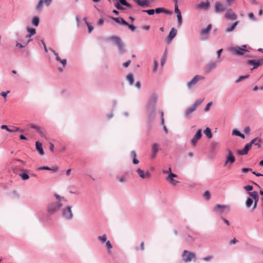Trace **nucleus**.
Masks as SVG:
<instances>
[{
    "instance_id": "1",
    "label": "nucleus",
    "mask_w": 263,
    "mask_h": 263,
    "mask_svg": "<svg viewBox=\"0 0 263 263\" xmlns=\"http://www.w3.org/2000/svg\"><path fill=\"white\" fill-rule=\"evenodd\" d=\"M203 99H199L195 102V103L190 107L187 108L185 111L186 117H189L190 115L194 112L197 107L202 103Z\"/></svg>"
},
{
    "instance_id": "2",
    "label": "nucleus",
    "mask_w": 263,
    "mask_h": 263,
    "mask_svg": "<svg viewBox=\"0 0 263 263\" xmlns=\"http://www.w3.org/2000/svg\"><path fill=\"white\" fill-rule=\"evenodd\" d=\"M183 260L185 262H190L193 259H196V254L193 252H191L186 250H184L182 253Z\"/></svg>"
},
{
    "instance_id": "3",
    "label": "nucleus",
    "mask_w": 263,
    "mask_h": 263,
    "mask_svg": "<svg viewBox=\"0 0 263 263\" xmlns=\"http://www.w3.org/2000/svg\"><path fill=\"white\" fill-rule=\"evenodd\" d=\"M228 155L226 156V160L224 163L225 166H230L235 161V157L232 151L230 149L227 150Z\"/></svg>"
},
{
    "instance_id": "4",
    "label": "nucleus",
    "mask_w": 263,
    "mask_h": 263,
    "mask_svg": "<svg viewBox=\"0 0 263 263\" xmlns=\"http://www.w3.org/2000/svg\"><path fill=\"white\" fill-rule=\"evenodd\" d=\"M62 205V204L59 202L51 203L48 206V212L50 214H52L58 211Z\"/></svg>"
},
{
    "instance_id": "5",
    "label": "nucleus",
    "mask_w": 263,
    "mask_h": 263,
    "mask_svg": "<svg viewBox=\"0 0 263 263\" xmlns=\"http://www.w3.org/2000/svg\"><path fill=\"white\" fill-rule=\"evenodd\" d=\"M230 210V207L227 205L217 204L213 209V211L219 214H222L224 211H229Z\"/></svg>"
},
{
    "instance_id": "6",
    "label": "nucleus",
    "mask_w": 263,
    "mask_h": 263,
    "mask_svg": "<svg viewBox=\"0 0 263 263\" xmlns=\"http://www.w3.org/2000/svg\"><path fill=\"white\" fill-rule=\"evenodd\" d=\"M201 132L202 130L201 129H198L195 135L192 139L191 141V143L193 146H195L197 144L198 141L201 139L202 137Z\"/></svg>"
},
{
    "instance_id": "7",
    "label": "nucleus",
    "mask_w": 263,
    "mask_h": 263,
    "mask_svg": "<svg viewBox=\"0 0 263 263\" xmlns=\"http://www.w3.org/2000/svg\"><path fill=\"white\" fill-rule=\"evenodd\" d=\"M224 17L227 19L233 21L236 20L237 16L232 9H228L225 13Z\"/></svg>"
},
{
    "instance_id": "8",
    "label": "nucleus",
    "mask_w": 263,
    "mask_h": 263,
    "mask_svg": "<svg viewBox=\"0 0 263 263\" xmlns=\"http://www.w3.org/2000/svg\"><path fill=\"white\" fill-rule=\"evenodd\" d=\"M246 46L243 45L241 47H236L232 48V50L237 55H242L248 50L246 49Z\"/></svg>"
},
{
    "instance_id": "9",
    "label": "nucleus",
    "mask_w": 263,
    "mask_h": 263,
    "mask_svg": "<svg viewBox=\"0 0 263 263\" xmlns=\"http://www.w3.org/2000/svg\"><path fill=\"white\" fill-rule=\"evenodd\" d=\"M247 63L249 65H253V69H255V68H257L258 66H259L260 65L263 64V58L260 59L258 60H249L248 61Z\"/></svg>"
},
{
    "instance_id": "10",
    "label": "nucleus",
    "mask_w": 263,
    "mask_h": 263,
    "mask_svg": "<svg viewBox=\"0 0 263 263\" xmlns=\"http://www.w3.org/2000/svg\"><path fill=\"white\" fill-rule=\"evenodd\" d=\"M202 79H203V77L197 75L187 83V86L189 88H191L193 86L195 85L199 80Z\"/></svg>"
},
{
    "instance_id": "11",
    "label": "nucleus",
    "mask_w": 263,
    "mask_h": 263,
    "mask_svg": "<svg viewBox=\"0 0 263 263\" xmlns=\"http://www.w3.org/2000/svg\"><path fill=\"white\" fill-rule=\"evenodd\" d=\"M63 215L66 219H71L73 216L71 207L67 206L66 209H64L63 211Z\"/></svg>"
},
{
    "instance_id": "12",
    "label": "nucleus",
    "mask_w": 263,
    "mask_h": 263,
    "mask_svg": "<svg viewBox=\"0 0 263 263\" xmlns=\"http://www.w3.org/2000/svg\"><path fill=\"white\" fill-rule=\"evenodd\" d=\"M137 172L139 176L142 179H149L151 176V173L148 171L144 172L140 168H138L137 170Z\"/></svg>"
},
{
    "instance_id": "13",
    "label": "nucleus",
    "mask_w": 263,
    "mask_h": 263,
    "mask_svg": "<svg viewBox=\"0 0 263 263\" xmlns=\"http://www.w3.org/2000/svg\"><path fill=\"white\" fill-rule=\"evenodd\" d=\"M29 126L31 128L36 129L42 137L46 139H47L45 132L43 131L40 126L33 124H30L29 125Z\"/></svg>"
},
{
    "instance_id": "14",
    "label": "nucleus",
    "mask_w": 263,
    "mask_h": 263,
    "mask_svg": "<svg viewBox=\"0 0 263 263\" xmlns=\"http://www.w3.org/2000/svg\"><path fill=\"white\" fill-rule=\"evenodd\" d=\"M211 24H209L205 29H203L201 31L200 34L202 36L203 39L208 38V34L212 29Z\"/></svg>"
},
{
    "instance_id": "15",
    "label": "nucleus",
    "mask_w": 263,
    "mask_h": 263,
    "mask_svg": "<svg viewBox=\"0 0 263 263\" xmlns=\"http://www.w3.org/2000/svg\"><path fill=\"white\" fill-rule=\"evenodd\" d=\"M252 145V144L251 143V142H250L249 143H247L242 149L238 151L237 153L240 155H244L247 154L251 148Z\"/></svg>"
},
{
    "instance_id": "16",
    "label": "nucleus",
    "mask_w": 263,
    "mask_h": 263,
    "mask_svg": "<svg viewBox=\"0 0 263 263\" xmlns=\"http://www.w3.org/2000/svg\"><path fill=\"white\" fill-rule=\"evenodd\" d=\"M225 9L226 8L223 4L220 3H217L215 4V10L216 13L222 12L224 11Z\"/></svg>"
},
{
    "instance_id": "17",
    "label": "nucleus",
    "mask_w": 263,
    "mask_h": 263,
    "mask_svg": "<svg viewBox=\"0 0 263 263\" xmlns=\"http://www.w3.org/2000/svg\"><path fill=\"white\" fill-rule=\"evenodd\" d=\"M50 50L53 52V53L55 56V59L57 61L60 62L63 67H65L66 64H67V61L66 59L61 60L60 57L59 56V54L57 52H56L54 50L51 49Z\"/></svg>"
},
{
    "instance_id": "18",
    "label": "nucleus",
    "mask_w": 263,
    "mask_h": 263,
    "mask_svg": "<svg viewBox=\"0 0 263 263\" xmlns=\"http://www.w3.org/2000/svg\"><path fill=\"white\" fill-rule=\"evenodd\" d=\"M159 145L158 143H154L152 145V157L153 158H155L158 152L159 151Z\"/></svg>"
},
{
    "instance_id": "19",
    "label": "nucleus",
    "mask_w": 263,
    "mask_h": 263,
    "mask_svg": "<svg viewBox=\"0 0 263 263\" xmlns=\"http://www.w3.org/2000/svg\"><path fill=\"white\" fill-rule=\"evenodd\" d=\"M177 31L175 28H172L168 36L167 40L168 43H170L172 41V40L176 36L177 34Z\"/></svg>"
},
{
    "instance_id": "20",
    "label": "nucleus",
    "mask_w": 263,
    "mask_h": 263,
    "mask_svg": "<svg viewBox=\"0 0 263 263\" xmlns=\"http://www.w3.org/2000/svg\"><path fill=\"white\" fill-rule=\"evenodd\" d=\"M252 144H255L258 147H260L262 142V139L259 137H256L251 141Z\"/></svg>"
},
{
    "instance_id": "21",
    "label": "nucleus",
    "mask_w": 263,
    "mask_h": 263,
    "mask_svg": "<svg viewBox=\"0 0 263 263\" xmlns=\"http://www.w3.org/2000/svg\"><path fill=\"white\" fill-rule=\"evenodd\" d=\"M36 149L39 152V154L41 155H43L44 154V152L43 151L42 147V144L39 141H37L35 143Z\"/></svg>"
},
{
    "instance_id": "22",
    "label": "nucleus",
    "mask_w": 263,
    "mask_h": 263,
    "mask_svg": "<svg viewBox=\"0 0 263 263\" xmlns=\"http://www.w3.org/2000/svg\"><path fill=\"white\" fill-rule=\"evenodd\" d=\"M139 6L142 7H147L148 6L149 2L148 0H133Z\"/></svg>"
},
{
    "instance_id": "23",
    "label": "nucleus",
    "mask_w": 263,
    "mask_h": 263,
    "mask_svg": "<svg viewBox=\"0 0 263 263\" xmlns=\"http://www.w3.org/2000/svg\"><path fill=\"white\" fill-rule=\"evenodd\" d=\"M112 19L114 20L117 23L121 24L123 25H128V23L123 18L120 17H112Z\"/></svg>"
},
{
    "instance_id": "24",
    "label": "nucleus",
    "mask_w": 263,
    "mask_h": 263,
    "mask_svg": "<svg viewBox=\"0 0 263 263\" xmlns=\"http://www.w3.org/2000/svg\"><path fill=\"white\" fill-rule=\"evenodd\" d=\"M155 11L156 13H160L163 12L168 14H172L171 11L163 8H157L155 10Z\"/></svg>"
},
{
    "instance_id": "25",
    "label": "nucleus",
    "mask_w": 263,
    "mask_h": 263,
    "mask_svg": "<svg viewBox=\"0 0 263 263\" xmlns=\"http://www.w3.org/2000/svg\"><path fill=\"white\" fill-rule=\"evenodd\" d=\"M210 7V4L208 2H202L200 3L198 6V8L200 9H208Z\"/></svg>"
},
{
    "instance_id": "26",
    "label": "nucleus",
    "mask_w": 263,
    "mask_h": 263,
    "mask_svg": "<svg viewBox=\"0 0 263 263\" xmlns=\"http://www.w3.org/2000/svg\"><path fill=\"white\" fill-rule=\"evenodd\" d=\"M109 40L112 41L116 45L121 42V39L119 37L116 36L110 37Z\"/></svg>"
},
{
    "instance_id": "27",
    "label": "nucleus",
    "mask_w": 263,
    "mask_h": 263,
    "mask_svg": "<svg viewBox=\"0 0 263 263\" xmlns=\"http://www.w3.org/2000/svg\"><path fill=\"white\" fill-rule=\"evenodd\" d=\"M238 21H236L231 26L228 27L226 29V32H230L232 31L236 28V27L238 25Z\"/></svg>"
},
{
    "instance_id": "28",
    "label": "nucleus",
    "mask_w": 263,
    "mask_h": 263,
    "mask_svg": "<svg viewBox=\"0 0 263 263\" xmlns=\"http://www.w3.org/2000/svg\"><path fill=\"white\" fill-rule=\"evenodd\" d=\"M131 155H132L133 158V163L134 164H137L139 163V161L138 159L137 158V154H136V152L132 151Z\"/></svg>"
},
{
    "instance_id": "29",
    "label": "nucleus",
    "mask_w": 263,
    "mask_h": 263,
    "mask_svg": "<svg viewBox=\"0 0 263 263\" xmlns=\"http://www.w3.org/2000/svg\"><path fill=\"white\" fill-rule=\"evenodd\" d=\"M215 67H216V64L215 63H213V62L209 64L206 65V66L205 67L206 71L208 72H209L211 70H212V69H213L214 68H215Z\"/></svg>"
},
{
    "instance_id": "30",
    "label": "nucleus",
    "mask_w": 263,
    "mask_h": 263,
    "mask_svg": "<svg viewBox=\"0 0 263 263\" xmlns=\"http://www.w3.org/2000/svg\"><path fill=\"white\" fill-rule=\"evenodd\" d=\"M204 133L209 139H211L212 137V133L211 132V129L209 127H206L205 128V129L204 130Z\"/></svg>"
},
{
    "instance_id": "31",
    "label": "nucleus",
    "mask_w": 263,
    "mask_h": 263,
    "mask_svg": "<svg viewBox=\"0 0 263 263\" xmlns=\"http://www.w3.org/2000/svg\"><path fill=\"white\" fill-rule=\"evenodd\" d=\"M157 100V96L155 94H153L152 95L149 99V104H155Z\"/></svg>"
},
{
    "instance_id": "32",
    "label": "nucleus",
    "mask_w": 263,
    "mask_h": 263,
    "mask_svg": "<svg viewBox=\"0 0 263 263\" xmlns=\"http://www.w3.org/2000/svg\"><path fill=\"white\" fill-rule=\"evenodd\" d=\"M27 31L29 32V34L26 36L27 37H30V36L35 34L36 33L35 29L32 28H28Z\"/></svg>"
},
{
    "instance_id": "33",
    "label": "nucleus",
    "mask_w": 263,
    "mask_h": 263,
    "mask_svg": "<svg viewBox=\"0 0 263 263\" xmlns=\"http://www.w3.org/2000/svg\"><path fill=\"white\" fill-rule=\"evenodd\" d=\"M253 203V199H252L251 198H248L247 199L246 202V205L247 208H250L252 205Z\"/></svg>"
},
{
    "instance_id": "34",
    "label": "nucleus",
    "mask_w": 263,
    "mask_h": 263,
    "mask_svg": "<svg viewBox=\"0 0 263 263\" xmlns=\"http://www.w3.org/2000/svg\"><path fill=\"white\" fill-rule=\"evenodd\" d=\"M17 131H21L22 132H23L24 130L21 129L20 127L15 126H12V128H10V129L9 130V132L10 133H15Z\"/></svg>"
},
{
    "instance_id": "35",
    "label": "nucleus",
    "mask_w": 263,
    "mask_h": 263,
    "mask_svg": "<svg viewBox=\"0 0 263 263\" xmlns=\"http://www.w3.org/2000/svg\"><path fill=\"white\" fill-rule=\"evenodd\" d=\"M118 46V49L121 53H123L125 52L124 45L123 43L120 42L118 45H117Z\"/></svg>"
},
{
    "instance_id": "36",
    "label": "nucleus",
    "mask_w": 263,
    "mask_h": 263,
    "mask_svg": "<svg viewBox=\"0 0 263 263\" xmlns=\"http://www.w3.org/2000/svg\"><path fill=\"white\" fill-rule=\"evenodd\" d=\"M98 239L102 243H104L106 241L107 236L105 234H104L102 236H98Z\"/></svg>"
},
{
    "instance_id": "37",
    "label": "nucleus",
    "mask_w": 263,
    "mask_h": 263,
    "mask_svg": "<svg viewBox=\"0 0 263 263\" xmlns=\"http://www.w3.org/2000/svg\"><path fill=\"white\" fill-rule=\"evenodd\" d=\"M19 176L21 177V179L23 180H26L28 179L29 178V175L27 173H23L22 174H20Z\"/></svg>"
},
{
    "instance_id": "38",
    "label": "nucleus",
    "mask_w": 263,
    "mask_h": 263,
    "mask_svg": "<svg viewBox=\"0 0 263 263\" xmlns=\"http://www.w3.org/2000/svg\"><path fill=\"white\" fill-rule=\"evenodd\" d=\"M127 80L129 82L130 85H132L134 83V78L132 74H128L127 76Z\"/></svg>"
},
{
    "instance_id": "39",
    "label": "nucleus",
    "mask_w": 263,
    "mask_h": 263,
    "mask_svg": "<svg viewBox=\"0 0 263 263\" xmlns=\"http://www.w3.org/2000/svg\"><path fill=\"white\" fill-rule=\"evenodd\" d=\"M32 23L35 26H37L39 23V18L38 17H34L32 19Z\"/></svg>"
},
{
    "instance_id": "40",
    "label": "nucleus",
    "mask_w": 263,
    "mask_h": 263,
    "mask_svg": "<svg viewBox=\"0 0 263 263\" xmlns=\"http://www.w3.org/2000/svg\"><path fill=\"white\" fill-rule=\"evenodd\" d=\"M249 74H247L246 76H240L239 77V78L236 81V83H238L240 82H241V81L249 78Z\"/></svg>"
},
{
    "instance_id": "41",
    "label": "nucleus",
    "mask_w": 263,
    "mask_h": 263,
    "mask_svg": "<svg viewBox=\"0 0 263 263\" xmlns=\"http://www.w3.org/2000/svg\"><path fill=\"white\" fill-rule=\"evenodd\" d=\"M106 247L107 249H108V252L110 254L111 253V249L112 248V246L109 241H107L106 242Z\"/></svg>"
},
{
    "instance_id": "42",
    "label": "nucleus",
    "mask_w": 263,
    "mask_h": 263,
    "mask_svg": "<svg viewBox=\"0 0 263 263\" xmlns=\"http://www.w3.org/2000/svg\"><path fill=\"white\" fill-rule=\"evenodd\" d=\"M249 194L251 196V197L252 198V199H253V200L255 198H258V195L257 192L254 191L253 192L249 193Z\"/></svg>"
},
{
    "instance_id": "43",
    "label": "nucleus",
    "mask_w": 263,
    "mask_h": 263,
    "mask_svg": "<svg viewBox=\"0 0 263 263\" xmlns=\"http://www.w3.org/2000/svg\"><path fill=\"white\" fill-rule=\"evenodd\" d=\"M203 197L206 199L209 200L211 198V194L209 191H206L203 194Z\"/></svg>"
},
{
    "instance_id": "44",
    "label": "nucleus",
    "mask_w": 263,
    "mask_h": 263,
    "mask_svg": "<svg viewBox=\"0 0 263 263\" xmlns=\"http://www.w3.org/2000/svg\"><path fill=\"white\" fill-rule=\"evenodd\" d=\"M172 185H176L179 182L178 181L174 180L173 178H171V179H166Z\"/></svg>"
},
{
    "instance_id": "45",
    "label": "nucleus",
    "mask_w": 263,
    "mask_h": 263,
    "mask_svg": "<svg viewBox=\"0 0 263 263\" xmlns=\"http://www.w3.org/2000/svg\"><path fill=\"white\" fill-rule=\"evenodd\" d=\"M120 1V3L123 5H124V6H126L129 8H130L131 7V5L130 4H129V3H128L126 0H119Z\"/></svg>"
},
{
    "instance_id": "46",
    "label": "nucleus",
    "mask_w": 263,
    "mask_h": 263,
    "mask_svg": "<svg viewBox=\"0 0 263 263\" xmlns=\"http://www.w3.org/2000/svg\"><path fill=\"white\" fill-rule=\"evenodd\" d=\"M86 25L88 27L89 32L90 33L93 29V26L88 22H86Z\"/></svg>"
},
{
    "instance_id": "47",
    "label": "nucleus",
    "mask_w": 263,
    "mask_h": 263,
    "mask_svg": "<svg viewBox=\"0 0 263 263\" xmlns=\"http://www.w3.org/2000/svg\"><path fill=\"white\" fill-rule=\"evenodd\" d=\"M30 41V40H29L27 41V42L26 44H25L24 45H23V44H20V43H17V44H16V46H18V47L19 48H22L25 47V46H26L28 44V43H29Z\"/></svg>"
},
{
    "instance_id": "48",
    "label": "nucleus",
    "mask_w": 263,
    "mask_h": 263,
    "mask_svg": "<svg viewBox=\"0 0 263 263\" xmlns=\"http://www.w3.org/2000/svg\"><path fill=\"white\" fill-rule=\"evenodd\" d=\"M143 12H145L147 13L149 15H153L155 13V10L154 9H149V10H143Z\"/></svg>"
},
{
    "instance_id": "49",
    "label": "nucleus",
    "mask_w": 263,
    "mask_h": 263,
    "mask_svg": "<svg viewBox=\"0 0 263 263\" xmlns=\"http://www.w3.org/2000/svg\"><path fill=\"white\" fill-rule=\"evenodd\" d=\"M43 4V1H42V0H41L38 4L37 5L36 7V8L38 10H40L41 9V8H42V6Z\"/></svg>"
},
{
    "instance_id": "50",
    "label": "nucleus",
    "mask_w": 263,
    "mask_h": 263,
    "mask_svg": "<svg viewBox=\"0 0 263 263\" xmlns=\"http://www.w3.org/2000/svg\"><path fill=\"white\" fill-rule=\"evenodd\" d=\"M125 26H127L132 31H134L136 28L133 25L129 24L128 23V25H125Z\"/></svg>"
},
{
    "instance_id": "51",
    "label": "nucleus",
    "mask_w": 263,
    "mask_h": 263,
    "mask_svg": "<svg viewBox=\"0 0 263 263\" xmlns=\"http://www.w3.org/2000/svg\"><path fill=\"white\" fill-rule=\"evenodd\" d=\"M126 180V177L125 176H121V177L118 178V181L120 182H124Z\"/></svg>"
},
{
    "instance_id": "52",
    "label": "nucleus",
    "mask_w": 263,
    "mask_h": 263,
    "mask_svg": "<svg viewBox=\"0 0 263 263\" xmlns=\"http://www.w3.org/2000/svg\"><path fill=\"white\" fill-rule=\"evenodd\" d=\"M177 18L178 21V24L179 25H180L182 23V21L181 14H179L178 15H177Z\"/></svg>"
},
{
    "instance_id": "53",
    "label": "nucleus",
    "mask_w": 263,
    "mask_h": 263,
    "mask_svg": "<svg viewBox=\"0 0 263 263\" xmlns=\"http://www.w3.org/2000/svg\"><path fill=\"white\" fill-rule=\"evenodd\" d=\"M254 200V203L253 206L252 208V211L254 210L257 206V202L258 201V198H255Z\"/></svg>"
},
{
    "instance_id": "54",
    "label": "nucleus",
    "mask_w": 263,
    "mask_h": 263,
    "mask_svg": "<svg viewBox=\"0 0 263 263\" xmlns=\"http://www.w3.org/2000/svg\"><path fill=\"white\" fill-rule=\"evenodd\" d=\"M115 6L119 10H123L124 8L123 7H122L120 4L118 2H117L116 4H115Z\"/></svg>"
},
{
    "instance_id": "55",
    "label": "nucleus",
    "mask_w": 263,
    "mask_h": 263,
    "mask_svg": "<svg viewBox=\"0 0 263 263\" xmlns=\"http://www.w3.org/2000/svg\"><path fill=\"white\" fill-rule=\"evenodd\" d=\"M212 104V102L208 103L204 108V111H208L210 109V106H211Z\"/></svg>"
},
{
    "instance_id": "56",
    "label": "nucleus",
    "mask_w": 263,
    "mask_h": 263,
    "mask_svg": "<svg viewBox=\"0 0 263 263\" xmlns=\"http://www.w3.org/2000/svg\"><path fill=\"white\" fill-rule=\"evenodd\" d=\"M177 177V176L176 174H173L172 172H171L166 179H171V178H173L174 177Z\"/></svg>"
},
{
    "instance_id": "57",
    "label": "nucleus",
    "mask_w": 263,
    "mask_h": 263,
    "mask_svg": "<svg viewBox=\"0 0 263 263\" xmlns=\"http://www.w3.org/2000/svg\"><path fill=\"white\" fill-rule=\"evenodd\" d=\"M175 12L176 13H177V15H178L179 14H181L180 12V11L179 10V9L178 8V5H175Z\"/></svg>"
},
{
    "instance_id": "58",
    "label": "nucleus",
    "mask_w": 263,
    "mask_h": 263,
    "mask_svg": "<svg viewBox=\"0 0 263 263\" xmlns=\"http://www.w3.org/2000/svg\"><path fill=\"white\" fill-rule=\"evenodd\" d=\"M244 189L247 191H251L253 190V186L251 185H247L244 187Z\"/></svg>"
},
{
    "instance_id": "59",
    "label": "nucleus",
    "mask_w": 263,
    "mask_h": 263,
    "mask_svg": "<svg viewBox=\"0 0 263 263\" xmlns=\"http://www.w3.org/2000/svg\"><path fill=\"white\" fill-rule=\"evenodd\" d=\"M59 170V167L58 166H54L52 167H50V171H52L53 172H57Z\"/></svg>"
},
{
    "instance_id": "60",
    "label": "nucleus",
    "mask_w": 263,
    "mask_h": 263,
    "mask_svg": "<svg viewBox=\"0 0 263 263\" xmlns=\"http://www.w3.org/2000/svg\"><path fill=\"white\" fill-rule=\"evenodd\" d=\"M160 115H161V124L162 125H163L164 124V118H163V116H164V112L163 111H160Z\"/></svg>"
},
{
    "instance_id": "61",
    "label": "nucleus",
    "mask_w": 263,
    "mask_h": 263,
    "mask_svg": "<svg viewBox=\"0 0 263 263\" xmlns=\"http://www.w3.org/2000/svg\"><path fill=\"white\" fill-rule=\"evenodd\" d=\"M10 92V91L9 90H8L6 92H5V91H3L1 93V95L2 96H3L4 98H6L7 96V94L9 93Z\"/></svg>"
},
{
    "instance_id": "62",
    "label": "nucleus",
    "mask_w": 263,
    "mask_h": 263,
    "mask_svg": "<svg viewBox=\"0 0 263 263\" xmlns=\"http://www.w3.org/2000/svg\"><path fill=\"white\" fill-rule=\"evenodd\" d=\"M240 134V133L239 132V131H238L237 129H234L233 130V135L239 136Z\"/></svg>"
},
{
    "instance_id": "63",
    "label": "nucleus",
    "mask_w": 263,
    "mask_h": 263,
    "mask_svg": "<svg viewBox=\"0 0 263 263\" xmlns=\"http://www.w3.org/2000/svg\"><path fill=\"white\" fill-rule=\"evenodd\" d=\"M38 170H50V167H48V166H42V167H40L37 168Z\"/></svg>"
},
{
    "instance_id": "64",
    "label": "nucleus",
    "mask_w": 263,
    "mask_h": 263,
    "mask_svg": "<svg viewBox=\"0 0 263 263\" xmlns=\"http://www.w3.org/2000/svg\"><path fill=\"white\" fill-rule=\"evenodd\" d=\"M242 172L244 173H248V172L249 171H251L252 170L251 168H242Z\"/></svg>"
}]
</instances>
